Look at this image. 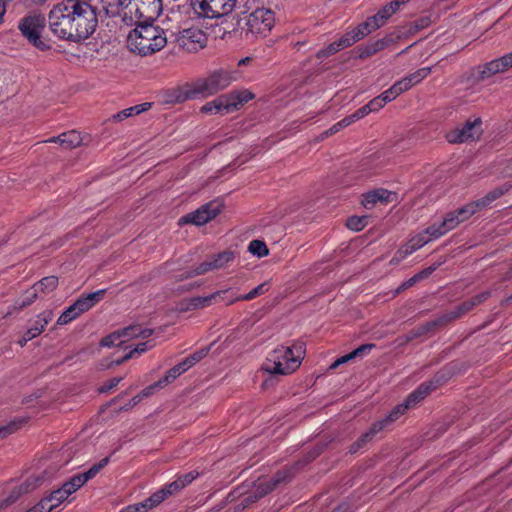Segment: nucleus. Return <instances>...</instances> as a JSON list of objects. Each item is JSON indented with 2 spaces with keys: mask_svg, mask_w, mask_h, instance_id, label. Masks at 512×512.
Returning a JSON list of instances; mask_svg holds the SVG:
<instances>
[{
  "mask_svg": "<svg viewBox=\"0 0 512 512\" xmlns=\"http://www.w3.org/2000/svg\"><path fill=\"white\" fill-rule=\"evenodd\" d=\"M383 429V421H378L374 423L366 433H364L356 442H354L351 445L350 452L356 453L360 448H362L367 442L371 441L373 437Z\"/></svg>",
  "mask_w": 512,
  "mask_h": 512,
  "instance_id": "obj_26",
  "label": "nucleus"
},
{
  "mask_svg": "<svg viewBox=\"0 0 512 512\" xmlns=\"http://www.w3.org/2000/svg\"><path fill=\"white\" fill-rule=\"evenodd\" d=\"M420 280V275H414L410 279H408L406 282H404L399 289H406L411 286H413L416 282Z\"/></svg>",
  "mask_w": 512,
  "mask_h": 512,
  "instance_id": "obj_61",
  "label": "nucleus"
},
{
  "mask_svg": "<svg viewBox=\"0 0 512 512\" xmlns=\"http://www.w3.org/2000/svg\"><path fill=\"white\" fill-rule=\"evenodd\" d=\"M509 188L510 186L508 185L497 187L488 192L483 198L476 200V202L479 204V207L482 210L492 204V202H494L496 199L504 195L509 190Z\"/></svg>",
  "mask_w": 512,
  "mask_h": 512,
  "instance_id": "obj_32",
  "label": "nucleus"
},
{
  "mask_svg": "<svg viewBox=\"0 0 512 512\" xmlns=\"http://www.w3.org/2000/svg\"><path fill=\"white\" fill-rule=\"evenodd\" d=\"M152 509L151 506H149L148 503H146V499L140 503H136L133 505H128L124 507L120 512H147L148 510Z\"/></svg>",
  "mask_w": 512,
  "mask_h": 512,
  "instance_id": "obj_49",
  "label": "nucleus"
},
{
  "mask_svg": "<svg viewBox=\"0 0 512 512\" xmlns=\"http://www.w3.org/2000/svg\"><path fill=\"white\" fill-rule=\"evenodd\" d=\"M95 16H121L127 25L141 18H157L162 11L161 0H88Z\"/></svg>",
  "mask_w": 512,
  "mask_h": 512,
  "instance_id": "obj_1",
  "label": "nucleus"
},
{
  "mask_svg": "<svg viewBox=\"0 0 512 512\" xmlns=\"http://www.w3.org/2000/svg\"><path fill=\"white\" fill-rule=\"evenodd\" d=\"M181 373L179 369H176L175 366L166 372L164 377L157 381V385L165 387L169 383L173 382L177 377H179Z\"/></svg>",
  "mask_w": 512,
  "mask_h": 512,
  "instance_id": "obj_48",
  "label": "nucleus"
},
{
  "mask_svg": "<svg viewBox=\"0 0 512 512\" xmlns=\"http://www.w3.org/2000/svg\"><path fill=\"white\" fill-rule=\"evenodd\" d=\"M72 21L74 29V42L89 38L98 25L97 17L94 14L88 0H70Z\"/></svg>",
  "mask_w": 512,
  "mask_h": 512,
  "instance_id": "obj_4",
  "label": "nucleus"
},
{
  "mask_svg": "<svg viewBox=\"0 0 512 512\" xmlns=\"http://www.w3.org/2000/svg\"><path fill=\"white\" fill-rule=\"evenodd\" d=\"M183 489V483L175 479L174 481L164 485L161 489L153 493L149 498L146 499V503L152 508L162 503L169 496L174 495L178 491Z\"/></svg>",
  "mask_w": 512,
  "mask_h": 512,
  "instance_id": "obj_22",
  "label": "nucleus"
},
{
  "mask_svg": "<svg viewBox=\"0 0 512 512\" xmlns=\"http://www.w3.org/2000/svg\"><path fill=\"white\" fill-rule=\"evenodd\" d=\"M222 205L218 201H211L196 211L191 212L180 219V223H191L201 226L215 218L221 211Z\"/></svg>",
  "mask_w": 512,
  "mask_h": 512,
  "instance_id": "obj_16",
  "label": "nucleus"
},
{
  "mask_svg": "<svg viewBox=\"0 0 512 512\" xmlns=\"http://www.w3.org/2000/svg\"><path fill=\"white\" fill-rule=\"evenodd\" d=\"M232 294V288L215 291L212 294L206 296H195L188 300V309H202L211 306L213 303H217L218 297L222 295Z\"/></svg>",
  "mask_w": 512,
  "mask_h": 512,
  "instance_id": "obj_24",
  "label": "nucleus"
},
{
  "mask_svg": "<svg viewBox=\"0 0 512 512\" xmlns=\"http://www.w3.org/2000/svg\"><path fill=\"white\" fill-rule=\"evenodd\" d=\"M155 19L141 18L132 24L136 27L127 36V47L131 52L140 56H148L166 46L165 31L152 23Z\"/></svg>",
  "mask_w": 512,
  "mask_h": 512,
  "instance_id": "obj_2",
  "label": "nucleus"
},
{
  "mask_svg": "<svg viewBox=\"0 0 512 512\" xmlns=\"http://www.w3.org/2000/svg\"><path fill=\"white\" fill-rule=\"evenodd\" d=\"M25 422L24 419L13 420L9 424L0 427V439H4L10 434L17 431Z\"/></svg>",
  "mask_w": 512,
  "mask_h": 512,
  "instance_id": "obj_44",
  "label": "nucleus"
},
{
  "mask_svg": "<svg viewBox=\"0 0 512 512\" xmlns=\"http://www.w3.org/2000/svg\"><path fill=\"white\" fill-rule=\"evenodd\" d=\"M354 359L351 353H348L342 357H339L331 366V369L337 368L339 365L344 364L350 360Z\"/></svg>",
  "mask_w": 512,
  "mask_h": 512,
  "instance_id": "obj_60",
  "label": "nucleus"
},
{
  "mask_svg": "<svg viewBox=\"0 0 512 512\" xmlns=\"http://www.w3.org/2000/svg\"><path fill=\"white\" fill-rule=\"evenodd\" d=\"M236 253L232 250L222 251L212 257L211 260L204 261L195 267L188 277L203 275L209 271L224 269L234 262Z\"/></svg>",
  "mask_w": 512,
  "mask_h": 512,
  "instance_id": "obj_14",
  "label": "nucleus"
},
{
  "mask_svg": "<svg viewBox=\"0 0 512 512\" xmlns=\"http://www.w3.org/2000/svg\"><path fill=\"white\" fill-rule=\"evenodd\" d=\"M506 70L507 69H506L505 63H504L502 57H500L498 59L492 60L489 63H487L484 66L481 74H482V77L484 78V77H490L497 73L504 72Z\"/></svg>",
  "mask_w": 512,
  "mask_h": 512,
  "instance_id": "obj_37",
  "label": "nucleus"
},
{
  "mask_svg": "<svg viewBox=\"0 0 512 512\" xmlns=\"http://www.w3.org/2000/svg\"><path fill=\"white\" fill-rule=\"evenodd\" d=\"M108 463V458L102 459L99 463L94 464L89 470H87L84 473H80L77 475L72 476L71 478L76 483V486L79 487V489L90 479L95 477L99 471L106 466Z\"/></svg>",
  "mask_w": 512,
  "mask_h": 512,
  "instance_id": "obj_27",
  "label": "nucleus"
},
{
  "mask_svg": "<svg viewBox=\"0 0 512 512\" xmlns=\"http://www.w3.org/2000/svg\"><path fill=\"white\" fill-rule=\"evenodd\" d=\"M176 42L181 49L195 53L206 46L207 36L201 29L191 27L180 31Z\"/></svg>",
  "mask_w": 512,
  "mask_h": 512,
  "instance_id": "obj_12",
  "label": "nucleus"
},
{
  "mask_svg": "<svg viewBox=\"0 0 512 512\" xmlns=\"http://www.w3.org/2000/svg\"><path fill=\"white\" fill-rule=\"evenodd\" d=\"M79 489L76 483L70 478L69 481L65 482L61 488L51 492L48 496L42 500L47 501L46 507L51 506V512L62 504L68 497Z\"/></svg>",
  "mask_w": 512,
  "mask_h": 512,
  "instance_id": "obj_18",
  "label": "nucleus"
},
{
  "mask_svg": "<svg viewBox=\"0 0 512 512\" xmlns=\"http://www.w3.org/2000/svg\"><path fill=\"white\" fill-rule=\"evenodd\" d=\"M46 504L47 501H43L41 499L37 505L27 510L26 512H51V506L46 507Z\"/></svg>",
  "mask_w": 512,
  "mask_h": 512,
  "instance_id": "obj_57",
  "label": "nucleus"
},
{
  "mask_svg": "<svg viewBox=\"0 0 512 512\" xmlns=\"http://www.w3.org/2000/svg\"><path fill=\"white\" fill-rule=\"evenodd\" d=\"M45 17L42 14L28 15L22 18L18 28L21 34L36 48L46 50L49 48L47 43L41 39L42 31L45 27Z\"/></svg>",
  "mask_w": 512,
  "mask_h": 512,
  "instance_id": "obj_7",
  "label": "nucleus"
},
{
  "mask_svg": "<svg viewBox=\"0 0 512 512\" xmlns=\"http://www.w3.org/2000/svg\"><path fill=\"white\" fill-rule=\"evenodd\" d=\"M152 334V330L143 328L140 325H131L126 328L117 330L108 336L104 337L100 345L102 347L121 346L126 341L133 338H147Z\"/></svg>",
  "mask_w": 512,
  "mask_h": 512,
  "instance_id": "obj_11",
  "label": "nucleus"
},
{
  "mask_svg": "<svg viewBox=\"0 0 512 512\" xmlns=\"http://www.w3.org/2000/svg\"><path fill=\"white\" fill-rule=\"evenodd\" d=\"M275 23L272 10L261 7L256 8L247 17V33L255 37H265L271 31Z\"/></svg>",
  "mask_w": 512,
  "mask_h": 512,
  "instance_id": "obj_9",
  "label": "nucleus"
},
{
  "mask_svg": "<svg viewBox=\"0 0 512 512\" xmlns=\"http://www.w3.org/2000/svg\"><path fill=\"white\" fill-rule=\"evenodd\" d=\"M37 291L33 288L26 292L25 296L22 298V300L17 301L15 304L16 310H22L28 306H30L36 299H37Z\"/></svg>",
  "mask_w": 512,
  "mask_h": 512,
  "instance_id": "obj_45",
  "label": "nucleus"
},
{
  "mask_svg": "<svg viewBox=\"0 0 512 512\" xmlns=\"http://www.w3.org/2000/svg\"><path fill=\"white\" fill-rule=\"evenodd\" d=\"M354 123L353 117L351 115L343 118L339 122L335 123L332 127H330L327 131H325V135H332L340 131L341 129L351 125Z\"/></svg>",
  "mask_w": 512,
  "mask_h": 512,
  "instance_id": "obj_47",
  "label": "nucleus"
},
{
  "mask_svg": "<svg viewBox=\"0 0 512 512\" xmlns=\"http://www.w3.org/2000/svg\"><path fill=\"white\" fill-rule=\"evenodd\" d=\"M238 0H197L193 8L203 18H219L230 14Z\"/></svg>",
  "mask_w": 512,
  "mask_h": 512,
  "instance_id": "obj_10",
  "label": "nucleus"
},
{
  "mask_svg": "<svg viewBox=\"0 0 512 512\" xmlns=\"http://www.w3.org/2000/svg\"><path fill=\"white\" fill-rule=\"evenodd\" d=\"M58 285V278L55 276H48L42 278L39 282L33 285V289L37 292L40 290L42 292H51Z\"/></svg>",
  "mask_w": 512,
  "mask_h": 512,
  "instance_id": "obj_39",
  "label": "nucleus"
},
{
  "mask_svg": "<svg viewBox=\"0 0 512 512\" xmlns=\"http://www.w3.org/2000/svg\"><path fill=\"white\" fill-rule=\"evenodd\" d=\"M368 105L370 106L371 111L375 112V111L380 110L382 107H384L386 105V103L384 102V99L382 98V96L379 95V96L375 97L374 99H372L371 101H369Z\"/></svg>",
  "mask_w": 512,
  "mask_h": 512,
  "instance_id": "obj_55",
  "label": "nucleus"
},
{
  "mask_svg": "<svg viewBox=\"0 0 512 512\" xmlns=\"http://www.w3.org/2000/svg\"><path fill=\"white\" fill-rule=\"evenodd\" d=\"M371 112H372L371 108L367 103L366 105H364L361 108H359L358 110H356L353 114H351V116L353 117V120L355 122L357 120L362 119L363 117H365L366 115H368Z\"/></svg>",
  "mask_w": 512,
  "mask_h": 512,
  "instance_id": "obj_53",
  "label": "nucleus"
},
{
  "mask_svg": "<svg viewBox=\"0 0 512 512\" xmlns=\"http://www.w3.org/2000/svg\"><path fill=\"white\" fill-rule=\"evenodd\" d=\"M489 295H490L489 292H483V293H480V294L474 296L470 300L463 302L460 306H458L457 312L455 313L454 316L459 317V316L467 313L475 305H478V304L482 303L484 300H486L489 297Z\"/></svg>",
  "mask_w": 512,
  "mask_h": 512,
  "instance_id": "obj_35",
  "label": "nucleus"
},
{
  "mask_svg": "<svg viewBox=\"0 0 512 512\" xmlns=\"http://www.w3.org/2000/svg\"><path fill=\"white\" fill-rule=\"evenodd\" d=\"M478 211H481V208L479 207V204L476 201H473L465 204L464 206H462L461 208L454 212L456 213L460 222L462 223L468 220L472 215H474Z\"/></svg>",
  "mask_w": 512,
  "mask_h": 512,
  "instance_id": "obj_38",
  "label": "nucleus"
},
{
  "mask_svg": "<svg viewBox=\"0 0 512 512\" xmlns=\"http://www.w3.org/2000/svg\"><path fill=\"white\" fill-rule=\"evenodd\" d=\"M154 346L152 341H145L137 344L133 349H131L128 353H126L123 357L113 361L114 365H120L123 362L135 357L136 355H141L147 350L151 349Z\"/></svg>",
  "mask_w": 512,
  "mask_h": 512,
  "instance_id": "obj_34",
  "label": "nucleus"
},
{
  "mask_svg": "<svg viewBox=\"0 0 512 512\" xmlns=\"http://www.w3.org/2000/svg\"><path fill=\"white\" fill-rule=\"evenodd\" d=\"M83 139L79 132L71 130L69 132L62 133L58 137H53L46 142H58L65 149L75 148L81 145Z\"/></svg>",
  "mask_w": 512,
  "mask_h": 512,
  "instance_id": "obj_25",
  "label": "nucleus"
},
{
  "mask_svg": "<svg viewBox=\"0 0 512 512\" xmlns=\"http://www.w3.org/2000/svg\"><path fill=\"white\" fill-rule=\"evenodd\" d=\"M208 74L213 81L218 93L228 88L238 79L237 71H230L223 68L212 70Z\"/></svg>",
  "mask_w": 512,
  "mask_h": 512,
  "instance_id": "obj_23",
  "label": "nucleus"
},
{
  "mask_svg": "<svg viewBox=\"0 0 512 512\" xmlns=\"http://www.w3.org/2000/svg\"><path fill=\"white\" fill-rule=\"evenodd\" d=\"M121 381L122 377H114L110 379L100 388V392H108L109 390L116 387Z\"/></svg>",
  "mask_w": 512,
  "mask_h": 512,
  "instance_id": "obj_56",
  "label": "nucleus"
},
{
  "mask_svg": "<svg viewBox=\"0 0 512 512\" xmlns=\"http://www.w3.org/2000/svg\"><path fill=\"white\" fill-rule=\"evenodd\" d=\"M222 301L226 305H232L237 301H241L240 295H236L234 290L232 289V294L222 295L218 297L217 302Z\"/></svg>",
  "mask_w": 512,
  "mask_h": 512,
  "instance_id": "obj_52",
  "label": "nucleus"
},
{
  "mask_svg": "<svg viewBox=\"0 0 512 512\" xmlns=\"http://www.w3.org/2000/svg\"><path fill=\"white\" fill-rule=\"evenodd\" d=\"M53 319V312L48 310L44 311L37 316L35 323L29 329L33 332L34 335H40L48 323Z\"/></svg>",
  "mask_w": 512,
  "mask_h": 512,
  "instance_id": "obj_36",
  "label": "nucleus"
},
{
  "mask_svg": "<svg viewBox=\"0 0 512 512\" xmlns=\"http://www.w3.org/2000/svg\"><path fill=\"white\" fill-rule=\"evenodd\" d=\"M410 407L408 405H406V402L404 401L403 403L397 405L391 412L390 414L385 418L383 419L382 421L384 422V428L389 424V423H392L394 421H396L401 415H403L405 413V411L407 409H409Z\"/></svg>",
  "mask_w": 512,
  "mask_h": 512,
  "instance_id": "obj_43",
  "label": "nucleus"
},
{
  "mask_svg": "<svg viewBox=\"0 0 512 512\" xmlns=\"http://www.w3.org/2000/svg\"><path fill=\"white\" fill-rule=\"evenodd\" d=\"M435 238L429 235L427 232V228L422 232H419L413 235L407 243H405L399 250L396 252L395 256L392 258L391 262L398 263L408 255L422 248L424 245L434 240Z\"/></svg>",
  "mask_w": 512,
  "mask_h": 512,
  "instance_id": "obj_17",
  "label": "nucleus"
},
{
  "mask_svg": "<svg viewBox=\"0 0 512 512\" xmlns=\"http://www.w3.org/2000/svg\"><path fill=\"white\" fill-rule=\"evenodd\" d=\"M151 107V103H143L126 108L112 116L115 121H123L131 116L138 115L144 111H147Z\"/></svg>",
  "mask_w": 512,
  "mask_h": 512,
  "instance_id": "obj_33",
  "label": "nucleus"
},
{
  "mask_svg": "<svg viewBox=\"0 0 512 512\" xmlns=\"http://www.w3.org/2000/svg\"><path fill=\"white\" fill-rule=\"evenodd\" d=\"M218 94V91L207 73L172 90L171 101L183 103L187 100L206 99Z\"/></svg>",
  "mask_w": 512,
  "mask_h": 512,
  "instance_id": "obj_5",
  "label": "nucleus"
},
{
  "mask_svg": "<svg viewBox=\"0 0 512 512\" xmlns=\"http://www.w3.org/2000/svg\"><path fill=\"white\" fill-rule=\"evenodd\" d=\"M105 290L101 289L86 296L80 297L72 305L66 308L57 319L58 325H66L79 317L82 313L90 310L104 296Z\"/></svg>",
  "mask_w": 512,
  "mask_h": 512,
  "instance_id": "obj_8",
  "label": "nucleus"
},
{
  "mask_svg": "<svg viewBox=\"0 0 512 512\" xmlns=\"http://www.w3.org/2000/svg\"><path fill=\"white\" fill-rule=\"evenodd\" d=\"M410 0H394L391 1L389 4L394 8V10L397 12L400 7L406 3H408Z\"/></svg>",
  "mask_w": 512,
  "mask_h": 512,
  "instance_id": "obj_62",
  "label": "nucleus"
},
{
  "mask_svg": "<svg viewBox=\"0 0 512 512\" xmlns=\"http://www.w3.org/2000/svg\"><path fill=\"white\" fill-rule=\"evenodd\" d=\"M108 463V458L102 459L99 463L94 464L89 470H87L84 473H80L77 475L72 476L71 478L76 483V486L79 487V489L90 479L95 477L99 471L106 466Z\"/></svg>",
  "mask_w": 512,
  "mask_h": 512,
  "instance_id": "obj_28",
  "label": "nucleus"
},
{
  "mask_svg": "<svg viewBox=\"0 0 512 512\" xmlns=\"http://www.w3.org/2000/svg\"><path fill=\"white\" fill-rule=\"evenodd\" d=\"M269 289L268 283L264 282L256 286L254 289H252L249 293L240 295L241 301H249L252 300L265 292H267Z\"/></svg>",
  "mask_w": 512,
  "mask_h": 512,
  "instance_id": "obj_46",
  "label": "nucleus"
},
{
  "mask_svg": "<svg viewBox=\"0 0 512 512\" xmlns=\"http://www.w3.org/2000/svg\"><path fill=\"white\" fill-rule=\"evenodd\" d=\"M381 96L384 99V102L387 104V103L391 102L392 100H394L395 98H397L399 96V94H398L397 90L395 89V87L392 85L389 89L384 91L381 94Z\"/></svg>",
  "mask_w": 512,
  "mask_h": 512,
  "instance_id": "obj_54",
  "label": "nucleus"
},
{
  "mask_svg": "<svg viewBox=\"0 0 512 512\" xmlns=\"http://www.w3.org/2000/svg\"><path fill=\"white\" fill-rule=\"evenodd\" d=\"M225 103L228 113L238 110L247 102L253 100L255 95L248 89L233 90L230 93L224 94Z\"/></svg>",
  "mask_w": 512,
  "mask_h": 512,
  "instance_id": "obj_20",
  "label": "nucleus"
},
{
  "mask_svg": "<svg viewBox=\"0 0 512 512\" xmlns=\"http://www.w3.org/2000/svg\"><path fill=\"white\" fill-rule=\"evenodd\" d=\"M303 355L302 343H296L291 347L279 346L269 353L262 369L269 374H290L300 366Z\"/></svg>",
  "mask_w": 512,
  "mask_h": 512,
  "instance_id": "obj_3",
  "label": "nucleus"
},
{
  "mask_svg": "<svg viewBox=\"0 0 512 512\" xmlns=\"http://www.w3.org/2000/svg\"><path fill=\"white\" fill-rule=\"evenodd\" d=\"M395 13L396 11L389 3L383 6L375 15L368 17L366 21L355 28L358 36L363 39L373 31L383 27Z\"/></svg>",
  "mask_w": 512,
  "mask_h": 512,
  "instance_id": "obj_15",
  "label": "nucleus"
},
{
  "mask_svg": "<svg viewBox=\"0 0 512 512\" xmlns=\"http://www.w3.org/2000/svg\"><path fill=\"white\" fill-rule=\"evenodd\" d=\"M198 476V473L196 472H189L185 475L179 476L177 480L183 483V488L186 487L188 484H190L196 477Z\"/></svg>",
  "mask_w": 512,
  "mask_h": 512,
  "instance_id": "obj_58",
  "label": "nucleus"
},
{
  "mask_svg": "<svg viewBox=\"0 0 512 512\" xmlns=\"http://www.w3.org/2000/svg\"><path fill=\"white\" fill-rule=\"evenodd\" d=\"M435 386L433 383H423L416 390L408 395L405 402L410 408L415 407L420 401H422Z\"/></svg>",
  "mask_w": 512,
  "mask_h": 512,
  "instance_id": "obj_29",
  "label": "nucleus"
},
{
  "mask_svg": "<svg viewBox=\"0 0 512 512\" xmlns=\"http://www.w3.org/2000/svg\"><path fill=\"white\" fill-rule=\"evenodd\" d=\"M367 224V216H351L346 222V226L352 231H361L367 226Z\"/></svg>",
  "mask_w": 512,
  "mask_h": 512,
  "instance_id": "obj_41",
  "label": "nucleus"
},
{
  "mask_svg": "<svg viewBox=\"0 0 512 512\" xmlns=\"http://www.w3.org/2000/svg\"><path fill=\"white\" fill-rule=\"evenodd\" d=\"M163 386L157 385V382L153 383L152 385L146 387L142 390L141 396L142 397H148L154 393L155 390L161 389Z\"/></svg>",
  "mask_w": 512,
  "mask_h": 512,
  "instance_id": "obj_59",
  "label": "nucleus"
},
{
  "mask_svg": "<svg viewBox=\"0 0 512 512\" xmlns=\"http://www.w3.org/2000/svg\"><path fill=\"white\" fill-rule=\"evenodd\" d=\"M460 223L458 216L453 211L448 213L440 223H433L427 227V232L434 238H440L450 230L456 228Z\"/></svg>",
  "mask_w": 512,
  "mask_h": 512,
  "instance_id": "obj_21",
  "label": "nucleus"
},
{
  "mask_svg": "<svg viewBox=\"0 0 512 512\" xmlns=\"http://www.w3.org/2000/svg\"><path fill=\"white\" fill-rule=\"evenodd\" d=\"M200 111L204 114H226L227 106L225 103L224 95H221L214 100L205 103L201 108Z\"/></svg>",
  "mask_w": 512,
  "mask_h": 512,
  "instance_id": "obj_31",
  "label": "nucleus"
},
{
  "mask_svg": "<svg viewBox=\"0 0 512 512\" xmlns=\"http://www.w3.org/2000/svg\"><path fill=\"white\" fill-rule=\"evenodd\" d=\"M71 7L70 0H63L54 5L49 12L48 21L54 35L60 39L74 41L72 12L75 10H71Z\"/></svg>",
  "mask_w": 512,
  "mask_h": 512,
  "instance_id": "obj_6",
  "label": "nucleus"
},
{
  "mask_svg": "<svg viewBox=\"0 0 512 512\" xmlns=\"http://www.w3.org/2000/svg\"><path fill=\"white\" fill-rule=\"evenodd\" d=\"M506 69L512 67V52L502 56Z\"/></svg>",
  "mask_w": 512,
  "mask_h": 512,
  "instance_id": "obj_63",
  "label": "nucleus"
},
{
  "mask_svg": "<svg viewBox=\"0 0 512 512\" xmlns=\"http://www.w3.org/2000/svg\"><path fill=\"white\" fill-rule=\"evenodd\" d=\"M248 250L253 255H256L258 257H264L267 256L269 253V250L266 246V244L261 240H252L249 243Z\"/></svg>",
  "mask_w": 512,
  "mask_h": 512,
  "instance_id": "obj_42",
  "label": "nucleus"
},
{
  "mask_svg": "<svg viewBox=\"0 0 512 512\" xmlns=\"http://www.w3.org/2000/svg\"><path fill=\"white\" fill-rule=\"evenodd\" d=\"M391 197V192L385 189H377L371 192H368L363 196L362 204L369 208L376 204L377 202H388Z\"/></svg>",
  "mask_w": 512,
  "mask_h": 512,
  "instance_id": "obj_30",
  "label": "nucleus"
},
{
  "mask_svg": "<svg viewBox=\"0 0 512 512\" xmlns=\"http://www.w3.org/2000/svg\"><path fill=\"white\" fill-rule=\"evenodd\" d=\"M184 362L186 363L188 369L191 368L193 365H195L197 362L195 361V357L190 355L186 359H184Z\"/></svg>",
  "mask_w": 512,
  "mask_h": 512,
  "instance_id": "obj_64",
  "label": "nucleus"
},
{
  "mask_svg": "<svg viewBox=\"0 0 512 512\" xmlns=\"http://www.w3.org/2000/svg\"><path fill=\"white\" fill-rule=\"evenodd\" d=\"M393 86L395 87L399 95L412 88L411 84L409 83L406 77L394 83Z\"/></svg>",
  "mask_w": 512,
  "mask_h": 512,
  "instance_id": "obj_51",
  "label": "nucleus"
},
{
  "mask_svg": "<svg viewBox=\"0 0 512 512\" xmlns=\"http://www.w3.org/2000/svg\"><path fill=\"white\" fill-rule=\"evenodd\" d=\"M432 71L431 67H422L415 72L405 76L409 83L411 84V87L414 85L420 83L422 80H424Z\"/></svg>",
  "mask_w": 512,
  "mask_h": 512,
  "instance_id": "obj_40",
  "label": "nucleus"
},
{
  "mask_svg": "<svg viewBox=\"0 0 512 512\" xmlns=\"http://www.w3.org/2000/svg\"><path fill=\"white\" fill-rule=\"evenodd\" d=\"M362 38L358 36L357 30L354 28L352 31L346 33L343 35L339 40L332 42L329 44L326 48L320 50L317 52L318 58H325L328 56H331L338 51L347 48L357 41L361 40Z\"/></svg>",
  "mask_w": 512,
  "mask_h": 512,
  "instance_id": "obj_19",
  "label": "nucleus"
},
{
  "mask_svg": "<svg viewBox=\"0 0 512 512\" xmlns=\"http://www.w3.org/2000/svg\"><path fill=\"white\" fill-rule=\"evenodd\" d=\"M374 347H375L374 344H364V345H361L360 347L356 348L355 350H353L350 353L353 356V358H356V357H360L364 354H368Z\"/></svg>",
  "mask_w": 512,
  "mask_h": 512,
  "instance_id": "obj_50",
  "label": "nucleus"
},
{
  "mask_svg": "<svg viewBox=\"0 0 512 512\" xmlns=\"http://www.w3.org/2000/svg\"><path fill=\"white\" fill-rule=\"evenodd\" d=\"M482 132V120L474 118L468 120L461 129H454L447 133L446 138L450 143L475 141L480 138Z\"/></svg>",
  "mask_w": 512,
  "mask_h": 512,
  "instance_id": "obj_13",
  "label": "nucleus"
}]
</instances>
